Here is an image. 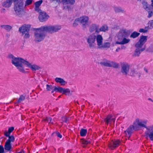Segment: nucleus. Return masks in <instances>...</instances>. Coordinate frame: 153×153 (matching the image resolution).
Returning <instances> with one entry per match:
<instances>
[{
    "instance_id": "49",
    "label": "nucleus",
    "mask_w": 153,
    "mask_h": 153,
    "mask_svg": "<svg viewBox=\"0 0 153 153\" xmlns=\"http://www.w3.org/2000/svg\"><path fill=\"white\" fill-rule=\"evenodd\" d=\"M14 127H11L9 128L8 129V131L10 134L14 130Z\"/></svg>"
},
{
    "instance_id": "47",
    "label": "nucleus",
    "mask_w": 153,
    "mask_h": 153,
    "mask_svg": "<svg viewBox=\"0 0 153 153\" xmlns=\"http://www.w3.org/2000/svg\"><path fill=\"white\" fill-rule=\"evenodd\" d=\"M82 143L83 144H88V143L89 142L88 141L85 140L84 139H82Z\"/></svg>"
},
{
    "instance_id": "63",
    "label": "nucleus",
    "mask_w": 153,
    "mask_h": 153,
    "mask_svg": "<svg viewBox=\"0 0 153 153\" xmlns=\"http://www.w3.org/2000/svg\"><path fill=\"white\" fill-rule=\"evenodd\" d=\"M148 100H150L152 102V101L153 100H152L151 98H149L148 99Z\"/></svg>"
},
{
    "instance_id": "31",
    "label": "nucleus",
    "mask_w": 153,
    "mask_h": 153,
    "mask_svg": "<svg viewBox=\"0 0 153 153\" xmlns=\"http://www.w3.org/2000/svg\"><path fill=\"white\" fill-rule=\"evenodd\" d=\"M144 8L146 10L149 8V6L150 5L148 4L147 2L143 1L142 3Z\"/></svg>"
},
{
    "instance_id": "42",
    "label": "nucleus",
    "mask_w": 153,
    "mask_h": 153,
    "mask_svg": "<svg viewBox=\"0 0 153 153\" xmlns=\"http://www.w3.org/2000/svg\"><path fill=\"white\" fill-rule=\"evenodd\" d=\"M149 29H152L153 28V20L149 21L148 22Z\"/></svg>"
},
{
    "instance_id": "51",
    "label": "nucleus",
    "mask_w": 153,
    "mask_h": 153,
    "mask_svg": "<svg viewBox=\"0 0 153 153\" xmlns=\"http://www.w3.org/2000/svg\"><path fill=\"white\" fill-rule=\"evenodd\" d=\"M10 133L8 131L7 132L6 131H5L4 132V135L6 137H8L10 136Z\"/></svg>"
},
{
    "instance_id": "19",
    "label": "nucleus",
    "mask_w": 153,
    "mask_h": 153,
    "mask_svg": "<svg viewBox=\"0 0 153 153\" xmlns=\"http://www.w3.org/2000/svg\"><path fill=\"white\" fill-rule=\"evenodd\" d=\"M115 120V117H113L111 115H108L106 118L104 119V121L105 123L108 125L109 123L111 124L112 122L114 123Z\"/></svg>"
},
{
    "instance_id": "45",
    "label": "nucleus",
    "mask_w": 153,
    "mask_h": 153,
    "mask_svg": "<svg viewBox=\"0 0 153 153\" xmlns=\"http://www.w3.org/2000/svg\"><path fill=\"white\" fill-rule=\"evenodd\" d=\"M62 120L63 122L66 123L68 120V118L66 117H62Z\"/></svg>"
},
{
    "instance_id": "15",
    "label": "nucleus",
    "mask_w": 153,
    "mask_h": 153,
    "mask_svg": "<svg viewBox=\"0 0 153 153\" xmlns=\"http://www.w3.org/2000/svg\"><path fill=\"white\" fill-rule=\"evenodd\" d=\"M49 17L48 15L45 12H40L39 16V20L41 22L46 21Z\"/></svg>"
},
{
    "instance_id": "35",
    "label": "nucleus",
    "mask_w": 153,
    "mask_h": 153,
    "mask_svg": "<svg viewBox=\"0 0 153 153\" xmlns=\"http://www.w3.org/2000/svg\"><path fill=\"white\" fill-rule=\"evenodd\" d=\"M8 137V139L6 141L11 143V142H13L15 140V138L13 136H10Z\"/></svg>"
},
{
    "instance_id": "60",
    "label": "nucleus",
    "mask_w": 153,
    "mask_h": 153,
    "mask_svg": "<svg viewBox=\"0 0 153 153\" xmlns=\"http://www.w3.org/2000/svg\"><path fill=\"white\" fill-rule=\"evenodd\" d=\"M148 28H149V26L147 27H145V29H144V30H148Z\"/></svg>"
},
{
    "instance_id": "58",
    "label": "nucleus",
    "mask_w": 153,
    "mask_h": 153,
    "mask_svg": "<svg viewBox=\"0 0 153 153\" xmlns=\"http://www.w3.org/2000/svg\"><path fill=\"white\" fill-rule=\"evenodd\" d=\"M5 9L4 8H3L2 9V10L1 11V13L5 12Z\"/></svg>"
},
{
    "instance_id": "8",
    "label": "nucleus",
    "mask_w": 153,
    "mask_h": 153,
    "mask_svg": "<svg viewBox=\"0 0 153 153\" xmlns=\"http://www.w3.org/2000/svg\"><path fill=\"white\" fill-rule=\"evenodd\" d=\"M89 47L90 48H95L96 45V36L93 33L90 35L86 38Z\"/></svg>"
},
{
    "instance_id": "18",
    "label": "nucleus",
    "mask_w": 153,
    "mask_h": 153,
    "mask_svg": "<svg viewBox=\"0 0 153 153\" xmlns=\"http://www.w3.org/2000/svg\"><path fill=\"white\" fill-rule=\"evenodd\" d=\"M136 127L134 125L130 126L127 128V129L125 131L124 133L126 135L127 134L128 135V138H129L133 132L134 130L135 129V128Z\"/></svg>"
},
{
    "instance_id": "61",
    "label": "nucleus",
    "mask_w": 153,
    "mask_h": 153,
    "mask_svg": "<svg viewBox=\"0 0 153 153\" xmlns=\"http://www.w3.org/2000/svg\"><path fill=\"white\" fill-rule=\"evenodd\" d=\"M24 153V151H22L19 152H17V153Z\"/></svg>"
},
{
    "instance_id": "30",
    "label": "nucleus",
    "mask_w": 153,
    "mask_h": 153,
    "mask_svg": "<svg viewBox=\"0 0 153 153\" xmlns=\"http://www.w3.org/2000/svg\"><path fill=\"white\" fill-rule=\"evenodd\" d=\"M146 11H147L148 13V15L147 16L148 18H150L153 16V9L149 8V9H147Z\"/></svg>"
},
{
    "instance_id": "50",
    "label": "nucleus",
    "mask_w": 153,
    "mask_h": 153,
    "mask_svg": "<svg viewBox=\"0 0 153 153\" xmlns=\"http://www.w3.org/2000/svg\"><path fill=\"white\" fill-rule=\"evenodd\" d=\"M4 152V149L3 146L0 145V153H3Z\"/></svg>"
},
{
    "instance_id": "56",
    "label": "nucleus",
    "mask_w": 153,
    "mask_h": 153,
    "mask_svg": "<svg viewBox=\"0 0 153 153\" xmlns=\"http://www.w3.org/2000/svg\"><path fill=\"white\" fill-rule=\"evenodd\" d=\"M121 49L120 48V47H118L116 50V52H118Z\"/></svg>"
},
{
    "instance_id": "44",
    "label": "nucleus",
    "mask_w": 153,
    "mask_h": 153,
    "mask_svg": "<svg viewBox=\"0 0 153 153\" xmlns=\"http://www.w3.org/2000/svg\"><path fill=\"white\" fill-rule=\"evenodd\" d=\"M45 120L49 123H53V120L50 117H47Z\"/></svg>"
},
{
    "instance_id": "6",
    "label": "nucleus",
    "mask_w": 153,
    "mask_h": 153,
    "mask_svg": "<svg viewBox=\"0 0 153 153\" xmlns=\"http://www.w3.org/2000/svg\"><path fill=\"white\" fill-rule=\"evenodd\" d=\"M99 63L101 65L105 67H113L116 68H118L119 66L118 63L113 61L108 60L105 59H103L101 60L99 62Z\"/></svg>"
},
{
    "instance_id": "10",
    "label": "nucleus",
    "mask_w": 153,
    "mask_h": 153,
    "mask_svg": "<svg viewBox=\"0 0 153 153\" xmlns=\"http://www.w3.org/2000/svg\"><path fill=\"white\" fill-rule=\"evenodd\" d=\"M130 65L127 63L122 64L121 65L120 72L125 76L127 75L129 71Z\"/></svg>"
},
{
    "instance_id": "38",
    "label": "nucleus",
    "mask_w": 153,
    "mask_h": 153,
    "mask_svg": "<svg viewBox=\"0 0 153 153\" xmlns=\"http://www.w3.org/2000/svg\"><path fill=\"white\" fill-rule=\"evenodd\" d=\"M25 99V97L23 95H22L20 96V97H19L17 102L19 103L21 102L22 101L24 100Z\"/></svg>"
},
{
    "instance_id": "62",
    "label": "nucleus",
    "mask_w": 153,
    "mask_h": 153,
    "mask_svg": "<svg viewBox=\"0 0 153 153\" xmlns=\"http://www.w3.org/2000/svg\"><path fill=\"white\" fill-rule=\"evenodd\" d=\"M144 70H145V71H146V72L147 73H148V70L146 69V68H145L144 69Z\"/></svg>"
},
{
    "instance_id": "14",
    "label": "nucleus",
    "mask_w": 153,
    "mask_h": 153,
    "mask_svg": "<svg viewBox=\"0 0 153 153\" xmlns=\"http://www.w3.org/2000/svg\"><path fill=\"white\" fill-rule=\"evenodd\" d=\"M135 46L136 48V49L133 55V56H139L141 53L144 51L146 49L145 47L142 48V47L140 46H136V44Z\"/></svg>"
},
{
    "instance_id": "3",
    "label": "nucleus",
    "mask_w": 153,
    "mask_h": 153,
    "mask_svg": "<svg viewBox=\"0 0 153 153\" xmlns=\"http://www.w3.org/2000/svg\"><path fill=\"white\" fill-rule=\"evenodd\" d=\"M45 26H42L39 28H34L36 31L34 33V41L35 42H40L42 41L46 36L45 32L46 31L42 29L41 28Z\"/></svg>"
},
{
    "instance_id": "46",
    "label": "nucleus",
    "mask_w": 153,
    "mask_h": 153,
    "mask_svg": "<svg viewBox=\"0 0 153 153\" xmlns=\"http://www.w3.org/2000/svg\"><path fill=\"white\" fill-rule=\"evenodd\" d=\"M139 32L140 33H146L148 32V30H144L143 28H140L139 30Z\"/></svg>"
},
{
    "instance_id": "7",
    "label": "nucleus",
    "mask_w": 153,
    "mask_h": 153,
    "mask_svg": "<svg viewBox=\"0 0 153 153\" xmlns=\"http://www.w3.org/2000/svg\"><path fill=\"white\" fill-rule=\"evenodd\" d=\"M42 28L41 29L45 30L46 32L52 33L58 32L62 28V26L61 25H55L45 26V27Z\"/></svg>"
},
{
    "instance_id": "16",
    "label": "nucleus",
    "mask_w": 153,
    "mask_h": 153,
    "mask_svg": "<svg viewBox=\"0 0 153 153\" xmlns=\"http://www.w3.org/2000/svg\"><path fill=\"white\" fill-rule=\"evenodd\" d=\"M60 93H62V94H64L67 96H70L72 95V91H71L69 88H65L60 87Z\"/></svg>"
},
{
    "instance_id": "39",
    "label": "nucleus",
    "mask_w": 153,
    "mask_h": 153,
    "mask_svg": "<svg viewBox=\"0 0 153 153\" xmlns=\"http://www.w3.org/2000/svg\"><path fill=\"white\" fill-rule=\"evenodd\" d=\"M54 135H56L58 137L60 138H61L62 137V135L60 133L57 131L54 132L52 134V136Z\"/></svg>"
},
{
    "instance_id": "34",
    "label": "nucleus",
    "mask_w": 153,
    "mask_h": 153,
    "mask_svg": "<svg viewBox=\"0 0 153 153\" xmlns=\"http://www.w3.org/2000/svg\"><path fill=\"white\" fill-rule=\"evenodd\" d=\"M137 74V72L135 69L133 68L131 70L129 75L131 76H134Z\"/></svg>"
},
{
    "instance_id": "29",
    "label": "nucleus",
    "mask_w": 153,
    "mask_h": 153,
    "mask_svg": "<svg viewBox=\"0 0 153 153\" xmlns=\"http://www.w3.org/2000/svg\"><path fill=\"white\" fill-rule=\"evenodd\" d=\"M140 35V33H138L136 31H135L131 33V35L130 36V37L131 38L134 39L138 37Z\"/></svg>"
},
{
    "instance_id": "40",
    "label": "nucleus",
    "mask_w": 153,
    "mask_h": 153,
    "mask_svg": "<svg viewBox=\"0 0 153 153\" xmlns=\"http://www.w3.org/2000/svg\"><path fill=\"white\" fill-rule=\"evenodd\" d=\"M42 1H43L42 0H41L36 2L34 4L35 7H39L41 4H42Z\"/></svg>"
},
{
    "instance_id": "27",
    "label": "nucleus",
    "mask_w": 153,
    "mask_h": 153,
    "mask_svg": "<svg viewBox=\"0 0 153 153\" xmlns=\"http://www.w3.org/2000/svg\"><path fill=\"white\" fill-rule=\"evenodd\" d=\"M1 28L7 30V31L9 32L12 29V27L8 25H2L1 26Z\"/></svg>"
},
{
    "instance_id": "48",
    "label": "nucleus",
    "mask_w": 153,
    "mask_h": 153,
    "mask_svg": "<svg viewBox=\"0 0 153 153\" xmlns=\"http://www.w3.org/2000/svg\"><path fill=\"white\" fill-rule=\"evenodd\" d=\"M64 8L68 10V11L71 10V6L68 5L64 7Z\"/></svg>"
},
{
    "instance_id": "37",
    "label": "nucleus",
    "mask_w": 153,
    "mask_h": 153,
    "mask_svg": "<svg viewBox=\"0 0 153 153\" xmlns=\"http://www.w3.org/2000/svg\"><path fill=\"white\" fill-rule=\"evenodd\" d=\"M60 87H57L56 86H54V87L53 88L51 91V93H53L54 91L58 92L60 93Z\"/></svg>"
},
{
    "instance_id": "41",
    "label": "nucleus",
    "mask_w": 153,
    "mask_h": 153,
    "mask_svg": "<svg viewBox=\"0 0 153 153\" xmlns=\"http://www.w3.org/2000/svg\"><path fill=\"white\" fill-rule=\"evenodd\" d=\"M78 22H79V20L78 18H77L74 21L73 25V26L74 27H76L78 25Z\"/></svg>"
},
{
    "instance_id": "13",
    "label": "nucleus",
    "mask_w": 153,
    "mask_h": 153,
    "mask_svg": "<svg viewBox=\"0 0 153 153\" xmlns=\"http://www.w3.org/2000/svg\"><path fill=\"white\" fill-rule=\"evenodd\" d=\"M120 143L119 140H112L108 144L109 147L111 149L113 150L119 146Z\"/></svg>"
},
{
    "instance_id": "32",
    "label": "nucleus",
    "mask_w": 153,
    "mask_h": 153,
    "mask_svg": "<svg viewBox=\"0 0 153 153\" xmlns=\"http://www.w3.org/2000/svg\"><path fill=\"white\" fill-rule=\"evenodd\" d=\"M110 44L109 42H106L104 43L103 45L102 44L99 48H109L110 47Z\"/></svg>"
},
{
    "instance_id": "22",
    "label": "nucleus",
    "mask_w": 153,
    "mask_h": 153,
    "mask_svg": "<svg viewBox=\"0 0 153 153\" xmlns=\"http://www.w3.org/2000/svg\"><path fill=\"white\" fill-rule=\"evenodd\" d=\"M55 81L57 83H59L61 85L64 86L67 83V82L61 78L56 77L55 79Z\"/></svg>"
},
{
    "instance_id": "11",
    "label": "nucleus",
    "mask_w": 153,
    "mask_h": 153,
    "mask_svg": "<svg viewBox=\"0 0 153 153\" xmlns=\"http://www.w3.org/2000/svg\"><path fill=\"white\" fill-rule=\"evenodd\" d=\"M79 22L82 25L81 26L83 30H85L86 26L88 25V22L89 20L88 17L86 16H83L78 18Z\"/></svg>"
},
{
    "instance_id": "53",
    "label": "nucleus",
    "mask_w": 153,
    "mask_h": 153,
    "mask_svg": "<svg viewBox=\"0 0 153 153\" xmlns=\"http://www.w3.org/2000/svg\"><path fill=\"white\" fill-rule=\"evenodd\" d=\"M152 3L149 6V8L153 9V0H151Z\"/></svg>"
},
{
    "instance_id": "25",
    "label": "nucleus",
    "mask_w": 153,
    "mask_h": 153,
    "mask_svg": "<svg viewBox=\"0 0 153 153\" xmlns=\"http://www.w3.org/2000/svg\"><path fill=\"white\" fill-rule=\"evenodd\" d=\"M108 30V26L105 25H103L100 28H98V34L100 32H105Z\"/></svg>"
},
{
    "instance_id": "9",
    "label": "nucleus",
    "mask_w": 153,
    "mask_h": 153,
    "mask_svg": "<svg viewBox=\"0 0 153 153\" xmlns=\"http://www.w3.org/2000/svg\"><path fill=\"white\" fill-rule=\"evenodd\" d=\"M130 34L129 31L126 29L120 30L118 33L117 38L119 41H121L123 38H127Z\"/></svg>"
},
{
    "instance_id": "33",
    "label": "nucleus",
    "mask_w": 153,
    "mask_h": 153,
    "mask_svg": "<svg viewBox=\"0 0 153 153\" xmlns=\"http://www.w3.org/2000/svg\"><path fill=\"white\" fill-rule=\"evenodd\" d=\"M87 133V130L86 129L82 128L80 130V135L82 137L85 136Z\"/></svg>"
},
{
    "instance_id": "57",
    "label": "nucleus",
    "mask_w": 153,
    "mask_h": 153,
    "mask_svg": "<svg viewBox=\"0 0 153 153\" xmlns=\"http://www.w3.org/2000/svg\"><path fill=\"white\" fill-rule=\"evenodd\" d=\"M20 0H12L14 3H16L17 2H18L19 1H20Z\"/></svg>"
},
{
    "instance_id": "2",
    "label": "nucleus",
    "mask_w": 153,
    "mask_h": 153,
    "mask_svg": "<svg viewBox=\"0 0 153 153\" xmlns=\"http://www.w3.org/2000/svg\"><path fill=\"white\" fill-rule=\"evenodd\" d=\"M138 125L140 127H144L146 129L145 131V136L149 138L150 140L153 141V125L146 126V121H140L138 119L136 120Z\"/></svg>"
},
{
    "instance_id": "28",
    "label": "nucleus",
    "mask_w": 153,
    "mask_h": 153,
    "mask_svg": "<svg viewBox=\"0 0 153 153\" xmlns=\"http://www.w3.org/2000/svg\"><path fill=\"white\" fill-rule=\"evenodd\" d=\"M62 2L63 4L66 3L73 5L75 3V0H62Z\"/></svg>"
},
{
    "instance_id": "20",
    "label": "nucleus",
    "mask_w": 153,
    "mask_h": 153,
    "mask_svg": "<svg viewBox=\"0 0 153 153\" xmlns=\"http://www.w3.org/2000/svg\"><path fill=\"white\" fill-rule=\"evenodd\" d=\"M97 45L99 48L102 44L103 38L101 35L98 34L96 36V39Z\"/></svg>"
},
{
    "instance_id": "1",
    "label": "nucleus",
    "mask_w": 153,
    "mask_h": 153,
    "mask_svg": "<svg viewBox=\"0 0 153 153\" xmlns=\"http://www.w3.org/2000/svg\"><path fill=\"white\" fill-rule=\"evenodd\" d=\"M8 57L12 59V64L14 65L20 72L24 73L25 71L23 65H26L32 71L39 70L41 68L35 64L32 65L30 63L21 58L15 57L13 55L10 54Z\"/></svg>"
},
{
    "instance_id": "12",
    "label": "nucleus",
    "mask_w": 153,
    "mask_h": 153,
    "mask_svg": "<svg viewBox=\"0 0 153 153\" xmlns=\"http://www.w3.org/2000/svg\"><path fill=\"white\" fill-rule=\"evenodd\" d=\"M147 36L143 35L141 36L140 38L139 41L136 44V46L141 47L147 41Z\"/></svg>"
},
{
    "instance_id": "4",
    "label": "nucleus",
    "mask_w": 153,
    "mask_h": 153,
    "mask_svg": "<svg viewBox=\"0 0 153 153\" xmlns=\"http://www.w3.org/2000/svg\"><path fill=\"white\" fill-rule=\"evenodd\" d=\"M31 26L30 25H24L19 28V31L22 33V35H24L23 38L24 39H28L30 37L29 31Z\"/></svg>"
},
{
    "instance_id": "52",
    "label": "nucleus",
    "mask_w": 153,
    "mask_h": 153,
    "mask_svg": "<svg viewBox=\"0 0 153 153\" xmlns=\"http://www.w3.org/2000/svg\"><path fill=\"white\" fill-rule=\"evenodd\" d=\"M35 10L38 12H39L40 13V11H41V10L39 8V7H35Z\"/></svg>"
},
{
    "instance_id": "43",
    "label": "nucleus",
    "mask_w": 153,
    "mask_h": 153,
    "mask_svg": "<svg viewBox=\"0 0 153 153\" xmlns=\"http://www.w3.org/2000/svg\"><path fill=\"white\" fill-rule=\"evenodd\" d=\"M32 1L33 0H26L25 2V6H26L31 4Z\"/></svg>"
},
{
    "instance_id": "26",
    "label": "nucleus",
    "mask_w": 153,
    "mask_h": 153,
    "mask_svg": "<svg viewBox=\"0 0 153 153\" xmlns=\"http://www.w3.org/2000/svg\"><path fill=\"white\" fill-rule=\"evenodd\" d=\"M4 148L6 150L11 152V149H12L11 143L6 141L4 146Z\"/></svg>"
},
{
    "instance_id": "54",
    "label": "nucleus",
    "mask_w": 153,
    "mask_h": 153,
    "mask_svg": "<svg viewBox=\"0 0 153 153\" xmlns=\"http://www.w3.org/2000/svg\"><path fill=\"white\" fill-rule=\"evenodd\" d=\"M50 1H56V2H57L58 3H60V0H50Z\"/></svg>"
},
{
    "instance_id": "17",
    "label": "nucleus",
    "mask_w": 153,
    "mask_h": 153,
    "mask_svg": "<svg viewBox=\"0 0 153 153\" xmlns=\"http://www.w3.org/2000/svg\"><path fill=\"white\" fill-rule=\"evenodd\" d=\"M99 27V25H98L95 24H92L89 27V31L91 33H92L95 31V33L98 34V28Z\"/></svg>"
},
{
    "instance_id": "21",
    "label": "nucleus",
    "mask_w": 153,
    "mask_h": 153,
    "mask_svg": "<svg viewBox=\"0 0 153 153\" xmlns=\"http://www.w3.org/2000/svg\"><path fill=\"white\" fill-rule=\"evenodd\" d=\"M113 9L115 12L119 13L121 12L124 13L126 12L124 9L120 6H114L113 7Z\"/></svg>"
},
{
    "instance_id": "24",
    "label": "nucleus",
    "mask_w": 153,
    "mask_h": 153,
    "mask_svg": "<svg viewBox=\"0 0 153 153\" xmlns=\"http://www.w3.org/2000/svg\"><path fill=\"white\" fill-rule=\"evenodd\" d=\"M12 0H6L2 3V6L5 7H9L12 3Z\"/></svg>"
},
{
    "instance_id": "36",
    "label": "nucleus",
    "mask_w": 153,
    "mask_h": 153,
    "mask_svg": "<svg viewBox=\"0 0 153 153\" xmlns=\"http://www.w3.org/2000/svg\"><path fill=\"white\" fill-rule=\"evenodd\" d=\"M54 86H53L51 85L47 84L46 85V89L47 91H50L53 89Z\"/></svg>"
},
{
    "instance_id": "64",
    "label": "nucleus",
    "mask_w": 153,
    "mask_h": 153,
    "mask_svg": "<svg viewBox=\"0 0 153 153\" xmlns=\"http://www.w3.org/2000/svg\"><path fill=\"white\" fill-rule=\"evenodd\" d=\"M140 74H139V77H140Z\"/></svg>"
},
{
    "instance_id": "23",
    "label": "nucleus",
    "mask_w": 153,
    "mask_h": 153,
    "mask_svg": "<svg viewBox=\"0 0 153 153\" xmlns=\"http://www.w3.org/2000/svg\"><path fill=\"white\" fill-rule=\"evenodd\" d=\"M121 42L117 41L115 43V45L120 44L124 45L128 43L130 41L129 39H127L126 38H123Z\"/></svg>"
},
{
    "instance_id": "59",
    "label": "nucleus",
    "mask_w": 153,
    "mask_h": 153,
    "mask_svg": "<svg viewBox=\"0 0 153 153\" xmlns=\"http://www.w3.org/2000/svg\"><path fill=\"white\" fill-rule=\"evenodd\" d=\"M58 108H55L54 109V111H57L58 110Z\"/></svg>"
},
{
    "instance_id": "5",
    "label": "nucleus",
    "mask_w": 153,
    "mask_h": 153,
    "mask_svg": "<svg viewBox=\"0 0 153 153\" xmlns=\"http://www.w3.org/2000/svg\"><path fill=\"white\" fill-rule=\"evenodd\" d=\"M24 0H20L18 2L14 3V9L17 16L21 15L24 10Z\"/></svg>"
},
{
    "instance_id": "55",
    "label": "nucleus",
    "mask_w": 153,
    "mask_h": 153,
    "mask_svg": "<svg viewBox=\"0 0 153 153\" xmlns=\"http://www.w3.org/2000/svg\"><path fill=\"white\" fill-rule=\"evenodd\" d=\"M121 49H125L126 48V47L124 45H121L120 48Z\"/></svg>"
}]
</instances>
